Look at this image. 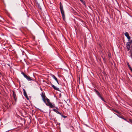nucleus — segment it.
<instances>
[{"instance_id": "15", "label": "nucleus", "mask_w": 132, "mask_h": 132, "mask_svg": "<svg viewBox=\"0 0 132 132\" xmlns=\"http://www.w3.org/2000/svg\"><path fill=\"white\" fill-rule=\"evenodd\" d=\"M67 105L69 106H69L70 107H67L68 109V110L70 109H71V104L70 103H69V104H68Z\"/></svg>"}, {"instance_id": "8", "label": "nucleus", "mask_w": 132, "mask_h": 132, "mask_svg": "<svg viewBox=\"0 0 132 132\" xmlns=\"http://www.w3.org/2000/svg\"><path fill=\"white\" fill-rule=\"evenodd\" d=\"M23 94L24 96H25V97L27 98V99H28V96L27 95V94L26 93V92L25 91V89H23Z\"/></svg>"}, {"instance_id": "22", "label": "nucleus", "mask_w": 132, "mask_h": 132, "mask_svg": "<svg viewBox=\"0 0 132 132\" xmlns=\"http://www.w3.org/2000/svg\"><path fill=\"white\" fill-rule=\"evenodd\" d=\"M108 57H111V53H108Z\"/></svg>"}, {"instance_id": "9", "label": "nucleus", "mask_w": 132, "mask_h": 132, "mask_svg": "<svg viewBox=\"0 0 132 132\" xmlns=\"http://www.w3.org/2000/svg\"><path fill=\"white\" fill-rule=\"evenodd\" d=\"M129 42L127 43L126 44V45H128L129 46H130L132 44V40H128Z\"/></svg>"}, {"instance_id": "25", "label": "nucleus", "mask_w": 132, "mask_h": 132, "mask_svg": "<svg viewBox=\"0 0 132 132\" xmlns=\"http://www.w3.org/2000/svg\"><path fill=\"white\" fill-rule=\"evenodd\" d=\"M130 70H131V72H132V69H130Z\"/></svg>"}, {"instance_id": "6", "label": "nucleus", "mask_w": 132, "mask_h": 132, "mask_svg": "<svg viewBox=\"0 0 132 132\" xmlns=\"http://www.w3.org/2000/svg\"><path fill=\"white\" fill-rule=\"evenodd\" d=\"M125 35L128 39L129 40H130V37L129 36V34L127 32H126L125 33Z\"/></svg>"}, {"instance_id": "2", "label": "nucleus", "mask_w": 132, "mask_h": 132, "mask_svg": "<svg viewBox=\"0 0 132 132\" xmlns=\"http://www.w3.org/2000/svg\"><path fill=\"white\" fill-rule=\"evenodd\" d=\"M60 9L61 11V13L62 16V18L64 21H65V15L64 14V11L63 9V7L62 4L61 3L60 4Z\"/></svg>"}, {"instance_id": "12", "label": "nucleus", "mask_w": 132, "mask_h": 132, "mask_svg": "<svg viewBox=\"0 0 132 132\" xmlns=\"http://www.w3.org/2000/svg\"><path fill=\"white\" fill-rule=\"evenodd\" d=\"M112 110L115 112H116V113H117V114H118V115H119L120 114V112H119V111H117L116 110H114V109H112Z\"/></svg>"}, {"instance_id": "30", "label": "nucleus", "mask_w": 132, "mask_h": 132, "mask_svg": "<svg viewBox=\"0 0 132 132\" xmlns=\"http://www.w3.org/2000/svg\"><path fill=\"white\" fill-rule=\"evenodd\" d=\"M1 74V73L0 72V75Z\"/></svg>"}, {"instance_id": "4", "label": "nucleus", "mask_w": 132, "mask_h": 132, "mask_svg": "<svg viewBox=\"0 0 132 132\" xmlns=\"http://www.w3.org/2000/svg\"><path fill=\"white\" fill-rule=\"evenodd\" d=\"M21 73L23 76L24 78H26L28 81L33 80L29 76H27L24 72H22Z\"/></svg>"}, {"instance_id": "11", "label": "nucleus", "mask_w": 132, "mask_h": 132, "mask_svg": "<svg viewBox=\"0 0 132 132\" xmlns=\"http://www.w3.org/2000/svg\"><path fill=\"white\" fill-rule=\"evenodd\" d=\"M57 110H56L55 109H54L52 110L53 111L59 114H61V113L59 112Z\"/></svg>"}, {"instance_id": "31", "label": "nucleus", "mask_w": 132, "mask_h": 132, "mask_svg": "<svg viewBox=\"0 0 132 132\" xmlns=\"http://www.w3.org/2000/svg\"><path fill=\"white\" fill-rule=\"evenodd\" d=\"M32 111H33V110H32Z\"/></svg>"}, {"instance_id": "19", "label": "nucleus", "mask_w": 132, "mask_h": 132, "mask_svg": "<svg viewBox=\"0 0 132 132\" xmlns=\"http://www.w3.org/2000/svg\"><path fill=\"white\" fill-rule=\"evenodd\" d=\"M21 121H22L23 122V123H24V124H25V120L24 119H21Z\"/></svg>"}, {"instance_id": "10", "label": "nucleus", "mask_w": 132, "mask_h": 132, "mask_svg": "<svg viewBox=\"0 0 132 132\" xmlns=\"http://www.w3.org/2000/svg\"><path fill=\"white\" fill-rule=\"evenodd\" d=\"M52 77L56 81L57 83L59 84L57 78L54 75H52Z\"/></svg>"}, {"instance_id": "21", "label": "nucleus", "mask_w": 132, "mask_h": 132, "mask_svg": "<svg viewBox=\"0 0 132 132\" xmlns=\"http://www.w3.org/2000/svg\"><path fill=\"white\" fill-rule=\"evenodd\" d=\"M60 115L62 117H63L64 118H66V116L64 115L63 114L61 113V114Z\"/></svg>"}, {"instance_id": "14", "label": "nucleus", "mask_w": 132, "mask_h": 132, "mask_svg": "<svg viewBox=\"0 0 132 132\" xmlns=\"http://www.w3.org/2000/svg\"><path fill=\"white\" fill-rule=\"evenodd\" d=\"M4 20V18L0 16V22H3Z\"/></svg>"}, {"instance_id": "18", "label": "nucleus", "mask_w": 132, "mask_h": 132, "mask_svg": "<svg viewBox=\"0 0 132 132\" xmlns=\"http://www.w3.org/2000/svg\"><path fill=\"white\" fill-rule=\"evenodd\" d=\"M52 87L54 88V89L55 90H57L58 88H56L55 87L54 85H53V84H52Z\"/></svg>"}, {"instance_id": "20", "label": "nucleus", "mask_w": 132, "mask_h": 132, "mask_svg": "<svg viewBox=\"0 0 132 132\" xmlns=\"http://www.w3.org/2000/svg\"><path fill=\"white\" fill-rule=\"evenodd\" d=\"M126 46L127 48V49L128 51H129L130 50V46H129L128 45H126Z\"/></svg>"}, {"instance_id": "5", "label": "nucleus", "mask_w": 132, "mask_h": 132, "mask_svg": "<svg viewBox=\"0 0 132 132\" xmlns=\"http://www.w3.org/2000/svg\"><path fill=\"white\" fill-rule=\"evenodd\" d=\"M13 92V97L14 98L15 101H16L17 100V97L16 98V94L15 92L13 90H12Z\"/></svg>"}, {"instance_id": "32", "label": "nucleus", "mask_w": 132, "mask_h": 132, "mask_svg": "<svg viewBox=\"0 0 132 132\" xmlns=\"http://www.w3.org/2000/svg\"><path fill=\"white\" fill-rule=\"evenodd\" d=\"M0 94H1V93H0Z\"/></svg>"}, {"instance_id": "29", "label": "nucleus", "mask_w": 132, "mask_h": 132, "mask_svg": "<svg viewBox=\"0 0 132 132\" xmlns=\"http://www.w3.org/2000/svg\"><path fill=\"white\" fill-rule=\"evenodd\" d=\"M81 2H82L83 0H80Z\"/></svg>"}, {"instance_id": "16", "label": "nucleus", "mask_w": 132, "mask_h": 132, "mask_svg": "<svg viewBox=\"0 0 132 132\" xmlns=\"http://www.w3.org/2000/svg\"><path fill=\"white\" fill-rule=\"evenodd\" d=\"M5 107L7 109H8L9 107H10V105L9 104H6L4 105Z\"/></svg>"}, {"instance_id": "13", "label": "nucleus", "mask_w": 132, "mask_h": 132, "mask_svg": "<svg viewBox=\"0 0 132 132\" xmlns=\"http://www.w3.org/2000/svg\"><path fill=\"white\" fill-rule=\"evenodd\" d=\"M36 6H37L39 9H41V7L40 5V4L38 3H36Z\"/></svg>"}, {"instance_id": "26", "label": "nucleus", "mask_w": 132, "mask_h": 132, "mask_svg": "<svg viewBox=\"0 0 132 132\" xmlns=\"http://www.w3.org/2000/svg\"><path fill=\"white\" fill-rule=\"evenodd\" d=\"M67 101L68 102H69V100L68 99Z\"/></svg>"}, {"instance_id": "1", "label": "nucleus", "mask_w": 132, "mask_h": 132, "mask_svg": "<svg viewBox=\"0 0 132 132\" xmlns=\"http://www.w3.org/2000/svg\"><path fill=\"white\" fill-rule=\"evenodd\" d=\"M41 96L44 102L47 105L49 106L50 108H53L55 107V106L53 105L50 101L49 99L47 98L44 93L42 92L41 94Z\"/></svg>"}, {"instance_id": "3", "label": "nucleus", "mask_w": 132, "mask_h": 132, "mask_svg": "<svg viewBox=\"0 0 132 132\" xmlns=\"http://www.w3.org/2000/svg\"><path fill=\"white\" fill-rule=\"evenodd\" d=\"M94 90H95V92L97 95L98 96V97L100 98L104 102L106 103V102L104 100V98L102 96L99 92L95 89H94Z\"/></svg>"}, {"instance_id": "27", "label": "nucleus", "mask_w": 132, "mask_h": 132, "mask_svg": "<svg viewBox=\"0 0 132 132\" xmlns=\"http://www.w3.org/2000/svg\"><path fill=\"white\" fill-rule=\"evenodd\" d=\"M79 82L80 81V77H79Z\"/></svg>"}, {"instance_id": "7", "label": "nucleus", "mask_w": 132, "mask_h": 132, "mask_svg": "<svg viewBox=\"0 0 132 132\" xmlns=\"http://www.w3.org/2000/svg\"><path fill=\"white\" fill-rule=\"evenodd\" d=\"M115 114L119 118L123 119L125 121H127L128 122H129L128 121L126 120V119H125L124 118L123 116H121L119 115H118L116 114Z\"/></svg>"}, {"instance_id": "17", "label": "nucleus", "mask_w": 132, "mask_h": 132, "mask_svg": "<svg viewBox=\"0 0 132 132\" xmlns=\"http://www.w3.org/2000/svg\"><path fill=\"white\" fill-rule=\"evenodd\" d=\"M127 64L128 65V67L129 68V69L130 70V69H131V67L130 66V65H129V63L128 62H127Z\"/></svg>"}, {"instance_id": "28", "label": "nucleus", "mask_w": 132, "mask_h": 132, "mask_svg": "<svg viewBox=\"0 0 132 132\" xmlns=\"http://www.w3.org/2000/svg\"><path fill=\"white\" fill-rule=\"evenodd\" d=\"M56 109H57V110H58L59 109L57 108L56 107Z\"/></svg>"}, {"instance_id": "24", "label": "nucleus", "mask_w": 132, "mask_h": 132, "mask_svg": "<svg viewBox=\"0 0 132 132\" xmlns=\"http://www.w3.org/2000/svg\"><path fill=\"white\" fill-rule=\"evenodd\" d=\"M131 55H130V57H131V58H132V53H131Z\"/></svg>"}, {"instance_id": "23", "label": "nucleus", "mask_w": 132, "mask_h": 132, "mask_svg": "<svg viewBox=\"0 0 132 132\" xmlns=\"http://www.w3.org/2000/svg\"><path fill=\"white\" fill-rule=\"evenodd\" d=\"M129 122H130L131 124H132V120L131 119H129Z\"/></svg>"}]
</instances>
